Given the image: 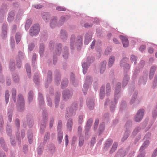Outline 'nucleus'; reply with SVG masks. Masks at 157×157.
Segmentation results:
<instances>
[{
    "label": "nucleus",
    "mask_w": 157,
    "mask_h": 157,
    "mask_svg": "<svg viewBox=\"0 0 157 157\" xmlns=\"http://www.w3.org/2000/svg\"><path fill=\"white\" fill-rule=\"evenodd\" d=\"M40 30L39 25L37 24L34 25L29 30V34L31 36H36L38 34Z\"/></svg>",
    "instance_id": "1"
},
{
    "label": "nucleus",
    "mask_w": 157,
    "mask_h": 157,
    "mask_svg": "<svg viewBox=\"0 0 157 157\" xmlns=\"http://www.w3.org/2000/svg\"><path fill=\"white\" fill-rule=\"evenodd\" d=\"M17 102V109L19 111H21L24 107V101L23 96L21 94H19L18 96Z\"/></svg>",
    "instance_id": "2"
},
{
    "label": "nucleus",
    "mask_w": 157,
    "mask_h": 157,
    "mask_svg": "<svg viewBox=\"0 0 157 157\" xmlns=\"http://www.w3.org/2000/svg\"><path fill=\"white\" fill-rule=\"evenodd\" d=\"M144 110L143 109L139 110L135 117V121L136 122H139L143 117Z\"/></svg>",
    "instance_id": "3"
},
{
    "label": "nucleus",
    "mask_w": 157,
    "mask_h": 157,
    "mask_svg": "<svg viewBox=\"0 0 157 157\" xmlns=\"http://www.w3.org/2000/svg\"><path fill=\"white\" fill-rule=\"evenodd\" d=\"M76 108V104L75 105H74L73 104L72 106V108H70L69 109H67V111L68 115L71 116L73 115H74L75 114Z\"/></svg>",
    "instance_id": "4"
},
{
    "label": "nucleus",
    "mask_w": 157,
    "mask_h": 157,
    "mask_svg": "<svg viewBox=\"0 0 157 157\" xmlns=\"http://www.w3.org/2000/svg\"><path fill=\"white\" fill-rule=\"evenodd\" d=\"M120 38L122 41L123 46L127 47L128 45V41L127 38L123 36H120Z\"/></svg>",
    "instance_id": "5"
},
{
    "label": "nucleus",
    "mask_w": 157,
    "mask_h": 157,
    "mask_svg": "<svg viewBox=\"0 0 157 157\" xmlns=\"http://www.w3.org/2000/svg\"><path fill=\"white\" fill-rule=\"evenodd\" d=\"M63 97L65 99L69 98L71 97L72 94L68 90H66L63 92Z\"/></svg>",
    "instance_id": "6"
},
{
    "label": "nucleus",
    "mask_w": 157,
    "mask_h": 157,
    "mask_svg": "<svg viewBox=\"0 0 157 157\" xmlns=\"http://www.w3.org/2000/svg\"><path fill=\"white\" fill-rule=\"evenodd\" d=\"M15 15V12L13 11H11L9 13L7 18V20L8 22H10L13 21Z\"/></svg>",
    "instance_id": "7"
},
{
    "label": "nucleus",
    "mask_w": 157,
    "mask_h": 157,
    "mask_svg": "<svg viewBox=\"0 0 157 157\" xmlns=\"http://www.w3.org/2000/svg\"><path fill=\"white\" fill-rule=\"evenodd\" d=\"M7 27L6 25H3L2 27V31L1 36L2 37H4L7 34Z\"/></svg>",
    "instance_id": "8"
},
{
    "label": "nucleus",
    "mask_w": 157,
    "mask_h": 157,
    "mask_svg": "<svg viewBox=\"0 0 157 157\" xmlns=\"http://www.w3.org/2000/svg\"><path fill=\"white\" fill-rule=\"evenodd\" d=\"M61 45L60 44H58L57 45V50H56L55 52L54 53V55H55L56 54V55H59L61 53Z\"/></svg>",
    "instance_id": "9"
},
{
    "label": "nucleus",
    "mask_w": 157,
    "mask_h": 157,
    "mask_svg": "<svg viewBox=\"0 0 157 157\" xmlns=\"http://www.w3.org/2000/svg\"><path fill=\"white\" fill-rule=\"evenodd\" d=\"M126 155L124 150L122 149L120 150L117 154V156L120 157H124Z\"/></svg>",
    "instance_id": "10"
},
{
    "label": "nucleus",
    "mask_w": 157,
    "mask_h": 157,
    "mask_svg": "<svg viewBox=\"0 0 157 157\" xmlns=\"http://www.w3.org/2000/svg\"><path fill=\"white\" fill-rule=\"evenodd\" d=\"M156 69V67L155 66H153L151 67L149 75V78L150 79H151L153 78Z\"/></svg>",
    "instance_id": "11"
},
{
    "label": "nucleus",
    "mask_w": 157,
    "mask_h": 157,
    "mask_svg": "<svg viewBox=\"0 0 157 157\" xmlns=\"http://www.w3.org/2000/svg\"><path fill=\"white\" fill-rule=\"evenodd\" d=\"M106 64V62L105 61H104L101 63L100 69V71L101 73H102L105 71Z\"/></svg>",
    "instance_id": "12"
},
{
    "label": "nucleus",
    "mask_w": 157,
    "mask_h": 157,
    "mask_svg": "<svg viewBox=\"0 0 157 157\" xmlns=\"http://www.w3.org/2000/svg\"><path fill=\"white\" fill-rule=\"evenodd\" d=\"M112 142V140L111 139H108L105 143L104 149L106 150L107 149L111 146Z\"/></svg>",
    "instance_id": "13"
},
{
    "label": "nucleus",
    "mask_w": 157,
    "mask_h": 157,
    "mask_svg": "<svg viewBox=\"0 0 157 157\" xmlns=\"http://www.w3.org/2000/svg\"><path fill=\"white\" fill-rule=\"evenodd\" d=\"M149 144V141L148 140H147L145 141L141 147L140 150V152L142 151L145 148L148 146Z\"/></svg>",
    "instance_id": "14"
},
{
    "label": "nucleus",
    "mask_w": 157,
    "mask_h": 157,
    "mask_svg": "<svg viewBox=\"0 0 157 157\" xmlns=\"http://www.w3.org/2000/svg\"><path fill=\"white\" fill-rule=\"evenodd\" d=\"M56 17H54L52 18L51 21L50 26L51 28H54L56 24Z\"/></svg>",
    "instance_id": "15"
},
{
    "label": "nucleus",
    "mask_w": 157,
    "mask_h": 157,
    "mask_svg": "<svg viewBox=\"0 0 157 157\" xmlns=\"http://www.w3.org/2000/svg\"><path fill=\"white\" fill-rule=\"evenodd\" d=\"M72 124V120L71 119H69L67 123V129L69 131H70L71 130Z\"/></svg>",
    "instance_id": "16"
},
{
    "label": "nucleus",
    "mask_w": 157,
    "mask_h": 157,
    "mask_svg": "<svg viewBox=\"0 0 157 157\" xmlns=\"http://www.w3.org/2000/svg\"><path fill=\"white\" fill-rule=\"evenodd\" d=\"M91 37L92 36L91 35L87 34L86 35V38L85 40L84 43L86 44H87L89 42L90 39Z\"/></svg>",
    "instance_id": "17"
},
{
    "label": "nucleus",
    "mask_w": 157,
    "mask_h": 157,
    "mask_svg": "<svg viewBox=\"0 0 157 157\" xmlns=\"http://www.w3.org/2000/svg\"><path fill=\"white\" fill-rule=\"evenodd\" d=\"M63 136V133L62 132H59L58 135V140L59 143L62 142Z\"/></svg>",
    "instance_id": "18"
},
{
    "label": "nucleus",
    "mask_w": 157,
    "mask_h": 157,
    "mask_svg": "<svg viewBox=\"0 0 157 157\" xmlns=\"http://www.w3.org/2000/svg\"><path fill=\"white\" fill-rule=\"evenodd\" d=\"M105 88L104 86H102L101 88L100 91V97L101 99L103 98L104 96Z\"/></svg>",
    "instance_id": "19"
},
{
    "label": "nucleus",
    "mask_w": 157,
    "mask_h": 157,
    "mask_svg": "<svg viewBox=\"0 0 157 157\" xmlns=\"http://www.w3.org/2000/svg\"><path fill=\"white\" fill-rule=\"evenodd\" d=\"M115 60V57L114 56H112L110 57L108 63V66L110 67L113 65Z\"/></svg>",
    "instance_id": "20"
},
{
    "label": "nucleus",
    "mask_w": 157,
    "mask_h": 157,
    "mask_svg": "<svg viewBox=\"0 0 157 157\" xmlns=\"http://www.w3.org/2000/svg\"><path fill=\"white\" fill-rule=\"evenodd\" d=\"M118 145V143L117 142H115L113 144L112 148L110 151V153H112L116 150Z\"/></svg>",
    "instance_id": "21"
},
{
    "label": "nucleus",
    "mask_w": 157,
    "mask_h": 157,
    "mask_svg": "<svg viewBox=\"0 0 157 157\" xmlns=\"http://www.w3.org/2000/svg\"><path fill=\"white\" fill-rule=\"evenodd\" d=\"M49 15L47 13H44L42 15V18L46 22H48V19H49Z\"/></svg>",
    "instance_id": "22"
},
{
    "label": "nucleus",
    "mask_w": 157,
    "mask_h": 157,
    "mask_svg": "<svg viewBox=\"0 0 157 157\" xmlns=\"http://www.w3.org/2000/svg\"><path fill=\"white\" fill-rule=\"evenodd\" d=\"M92 122L93 120L91 119H90L86 123V129H88L91 127Z\"/></svg>",
    "instance_id": "23"
},
{
    "label": "nucleus",
    "mask_w": 157,
    "mask_h": 157,
    "mask_svg": "<svg viewBox=\"0 0 157 157\" xmlns=\"http://www.w3.org/2000/svg\"><path fill=\"white\" fill-rule=\"evenodd\" d=\"M129 79L128 75H126L124 76L123 82V86H125L128 83V81Z\"/></svg>",
    "instance_id": "24"
},
{
    "label": "nucleus",
    "mask_w": 157,
    "mask_h": 157,
    "mask_svg": "<svg viewBox=\"0 0 157 157\" xmlns=\"http://www.w3.org/2000/svg\"><path fill=\"white\" fill-rule=\"evenodd\" d=\"M9 96L10 94L9 91L8 90H6L5 93V98L6 104L9 102Z\"/></svg>",
    "instance_id": "25"
},
{
    "label": "nucleus",
    "mask_w": 157,
    "mask_h": 157,
    "mask_svg": "<svg viewBox=\"0 0 157 157\" xmlns=\"http://www.w3.org/2000/svg\"><path fill=\"white\" fill-rule=\"evenodd\" d=\"M32 22L31 20L28 19L27 20L25 24V28L26 29H28L30 25L32 24Z\"/></svg>",
    "instance_id": "26"
},
{
    "label": "nucleus",
    "mask_w": 157,
    "mask_h": 157,
    "mask_svg": "<svg viewBox=\"0 0 157 157\" xmlns=\"http://www.w3.org/2000/svg\"><path fill=\"white\" fill-rule=\"evenodd\" d=\"M121 88V83H118L117 86L116 87L115 91V96L116 97V95L119 92Z\"/></svg>",
    "instance_id": "27"
},
{
    "label": "nucleus",
    "mask_w": 157,
    "mask_h": 157,
    "mask_svg": "<svg viewBox=\"0 0 157 157\" xmlns=\"http://www.w3.org/2000/svg\"><path fill=\"white\" fill-rule=\"evenodd\" d=\"M12 93L13 99L15 102L16 101V91L14 89H12Z\"/></svg>",
    "instance_id": "28"
},
{
    "label": "nucleus",
    "mask_w": 157,
    "mask_h": 157,
    "mask_svg": "<svg viewBox=\"0 0 157 157\" xmlns=\"http://www.w3.org/2000/svg\"><path fill=\"white\" fill-rule=\"evenodd\" d=\"M83 68V72L84 74L86 73L87 70V64L85 62L83 63L82 64Z\"/></svg>",
    "instance_id": "29"
},
{
    "label": "nucleus",
    "mask_w": 157,
    "mask_h": 157,
    "mask_svg": "<svg viewBox=\"0 0 157 157\" xmlns=\"http://www.w3.org/2000/svg\"><path fill=\"white\" fill-rule=\"evenodd\" d=\"M26 69L27 71V72L28 74V75L29 77H30V75L31 74V69L30 68L29 65L28 64H27L26 65Z\"/></svg>",
    "instance_id": "30"
},
{
    "label": "nucleus",
    "mask_w": 157,
    "mask_h": 157,
    "mask_svg": "<svg viewBox=\"0 0 157 157\" xmlns=\"http://www.w3.org/2000/svg\"><path fill=\"white\" fill-rule=\"evenodd\" d=\"M84 142V139L83 137L80 136L79 139V145L80 147H81L83 144Z\"/></svg>",
    "instance_id": "31"
},
{
    "label": "nucleus",
    "mask_w": 157,
    "mask_h": 157,
    "mask_svg": "<svg viewBox=\"0 0 157 157\" xmlns=\"http://www.w3.org/2000/svg\"><path fill=\"white\" fill-rule=\"evenodd\" d=\"M88 84L86 83H85L84 84L82 90L84 95L86 94V92H85V91H86L88 90Z\"/></svg>",
    "instance_id": "32"
},
{
    "label": "nucleus",
    "mask_w": 157,
    "mask_h": 157,
    "mask_svg": "<svg viewBox=\"0 0 157 157\" xmlns=\"http://www.w3.org/2000/svg\"><path fill=\"white\" fill-rule=\"evenodd\" d=\"M44 45L43 44H41L40 48V53L41 56L43 55V52L44 50Z\"/></svg>",
    "instance_id": "33"
},
{
    "label": "nucleus",
    "mask_w": 157,
    "mask_h": 157,
    "mask_svg": "<svg viewBox=\"0 0 157 157\" xmlns=\"http://www.w3.org/2000/svg\"><path fill=\"white\" fill-rule=\"evenodd\" d=\"M10 69L11 71H13L15 69V64L14 62H10Z\"/></svg>",
    "instance_id": "34"
},
{
    "label": "nucleus",
    "mask_w": 157,
    "mask_h": 157,
    "mask_svg": "<svg viewBox=\"0 0 157 157\" xmlns=\"http://www.w3.org/2000/svg\"><path fill=\"white\" fill-rule=\"evenodd\" d=\"M87 105L88 107H89L90 109H93L94 106V103L93 101H91L90 103H89L88 101Z\"/></svg>",
    "instance_id": "35"
},
{
    "label": "nucleus",
    "mask_w": 157,
    "mask_h": 157,
    "mask_svg": "<svg viewBox=\"0 0 157 157\" xmlns=\"http://www.w3.org/2000/svg\"><path fill=\"white\" fill-rule=\"evenodd\" d=\"M21 36L19 33H17L16 35V39L17 44H18L20 40Z\"/></svg>",
    "instance_id": "36"
},
{
    "label": "nucleus",
    "mask_w": 157,
    "mask_h": 157,
    "mask_svg": "<svg viewBox=\"0 0 157 157\" xmlns=\"http://www.w3.org/2000/svg\"><path fill=\"white\" fill-rule=\"evenodd\" d=\"M68 83L67 81V79H66L65 80L63 81L62 82V88L63 89L67 86Z\"/></svg>",
    "instance_id": "37"
},
{
    "label": "nucleus",
    "mask_w": 157,
    "mask_h": 157,
    "mask_svg": "<svg viewBox=\"0 0 157 157\" xmlns=\"http://www.w3.org/2000/svg\"><path fill=\"white\" fill-rule=\"evenodd\" d=\"M66 49V51H65L63 53V58L65 59H67L68 57V52L67 51V48H64V50Z\"/></svg>",
    "instance_id": "38"
},
{
    "label": "nucleus",
    "mask_w": 157,
    "mask_h": 157,
    "mask_svg": "<svg viewBox=\"0 0 157 157\" xmlns=\"http://www.w3.org/2000/svg\"><path fill=\"white\" fill-rule=\"evenodd\" d=\"M61 36L62 38H65L66 37V34L64 30H62L61 31Z\"/></svg>",
    "instance_id": "39"
},
{
    "label": "nucleus",
    "mask_w": 157,
    "mask_h": 157,
    "mask_svg": "<svg viewBox=\"0 0 157 157\" xmlns=\"http://www.w3.org/2000/svg\"><path fill=\"white\" fill-rule=\"evenodd\" d=\"M52 72L50 71H49L48 72V76L47 78V81L50 82L51 81L52 78Z\"/></svg>",
    "instance_id": "40"
},
{
    "label": "nucleus",
    "mask_w": 157,
    "mask_h": 157,
    "mask_svg": "<svg viewBox=\"0 0 157 157\" xmlns=\"http://www.w3.org/2000/svg\"><path fill=\"white\" fill-rule=\"evenodd\" d=\"M33 92L30 91L29 94L28 99L29 101H31L33 99Z\"/></svg>",
    "instance_id": "41"
},
{
    "label": "nucleus",
    "mask_w": 157,
    "mask_h": 157,
    "mask_svg": "<svg viewBox=\"0 0 157 157\" xmlns=\"http://www.w3.org/2000/svg\"><path fill=\"white\" fill-rule=\"evenodd\" d=\"M131 60L132 62H134V63L135 64L136 63V57L132 55L131 57Z\"/></svg>",
    "instance_id": "42"
},
{
    "label": "nucleus",
    "mask_w": 157,
    "mask_h": 157,
    "mask_svg": "<svg viewBox=\"0 0 157 157\" xmlns=\"http://www.w3.org/2000/svg\"><path fill=\"white\" fill-rule=\"evenodd\" d=\"M39 99L40 100V103L41 104L43 103L44 102L42 95L40 94H39Z\"/></svg>",
    "instance_id": "43"
},
{
    "label": "nucleus",
    "mask_w": 157,
    "mask_h": 157,
    "mask_svg": "<svg viewBox=\"0 0 157 157\" xmlns=\"http://www.w3.org/2000/svg\"><path fill=\"white\" fill-rule=\"evenodd\" d=\"M56 9L57 10L60 11H65L66 10L65 8L61 6H57Z\"/></svg>",
    "instance_id": "44"
},
{
    "label": "nucleus",
    "mask_w": 157,
    "mask_h": 157,
    "mask_svg": "<svg viewBox=\"0 0 157 157\" xmlns=\"http://www.w3.org/2000/svg\"><path fill=\"white\" fill-rule=\"evenodd\" d=\"M9 115L8 116V119L9 121L10 122H11L12 120V113L11 111L10 112H9Z\"/></svg>",
    "instance_id": "45"
},
{
    "label": "nucleus",
    "mask_w": 157,
    "mask_h": 157,
    "mask_svg": "<svg viewBox=\"0 0 157 157\" xmlns=\"http://www.w3.org/2000/svg\"><path fill=\"white\" fill-rule=\"evenodd\" d=\"M110 90V85L108 83L106 85V94H108Z\"/></svg>",
    "instance_id": "46"
},
{
    "label": "nucleus",
    "mask_w": 157,
    "mask_h": 157,
    "mask_svg": "<svg viewBox=\"0 0 157 157\" xmlns=\"http://www.w3.org/2000/svg\"><path fill=\"white\" fill-rule=\"evenodd\" d=\"M32 132L31 131H29L28 135V138L29 140V142H30V141L29 140V139H32Z\"/></svg>",
    "instance_id": "47"
},
{
    "label": "nucleus",
    "mask_w": 157,
    "mask_h": 157,
    "mask_svg": "<svg viewBox=\"0 0 157 157\" xmlns=\"http://www.w3.org/2000/svg\"><path fill=\"white\" fill-rule=\"evenodd\" d=\"M99 120L98 119H97L95 120L94 124V128L95 129H96L97 126L98 124Z\"/></svg>",
    "instance_id": "48"
},
{
    "label": "nucleus",
    "mask_w": 157,
    "mask_h": 157,
    "mask_svg": "<svg viewBox=\"0 0 157 157\" xmlns=\"http://www.w3.org/2000/svg\"><path fill=\"white\" fill-rule=\"evenodd\" d=\"M111 51V49L110 48H107L105 51V53L106 55H108L109 52Z\"/></svg>",
    "instance_id": "49"
},
{
    "label": "nucleus",
    "mask_w": 157,
    "mask_h": 157,
    "mask_svg": "<svg viewBox=\"0 0 157 157\" xmlns=\"http://www.w3.org/2000/svg\"><path fill=\"white\" fill-rule=\"evenodd\" d=\"M34 45L33 44H31L29 45L28 49L29 50L32 51L34 48Z\"/></svg>",
    "instance_id": "50"
},
{
    "label": "nucleus",
    "mask_w": 157,
    "mask_h": 157,
    "mask_svg": "<svg viewBox=\"0 0 157 157\" xmlns=\"http://www.w3.org/2000/svg\"><path fill=\"white\" fill-rule=\"evenodd\" d=\"M13 80L16 82H18L19 81L17 75H15L13 77Z\"/></svg>",
    "instance_id": "51"
},
{
    "label": "nucleus",
    "mask_w": 157,
    "mask_h": 157,
    "mask_svg": "<svg viewBox=\"0 0 157 157\" xmlns=\"http://www.w3.org/2000/svg\"><path fill=\"white\" fill-rule=\"evenodd\" d=\"M36 54L34 53L33 56L32 58V63H33L36 60Z\"/></svg>",
    "instance_id": "52"
},
{
    "label": "nucleus",
    "mask_w": 157,
    "mask_h": 157,
    "mask_svg": "<svg viewBox=\"0 0 157 157\" xmlns=\"http://www.w3.org/2000/svg\"><path fill=\"white\" fill-rule=\"evenodd\" d=\"M62 127V122L59 121H58V129H60Z\"/></svg>",
    "instance_id": "53"
},
{
    "label": "nucleus",
    "mask_w": 157,
    "mask_h": 157,
    "mask_svg": "<svg viewBox=\"0 0 157 157\" xmlns=\"http://www.w3.org/2000/svg\"><path fill=\"white\" fill-rule=\"evenodd\" d=\"M43 148L42 147H39L38 149V154H40L42 153Z\"/></svg>",
    "instance_id": "54"
},
{
    "label": "nucleus",
    "mask_w": 157,
    "mask_h": 157,
    "mask_svg": "<svg viewBox=\"0 0 157 157\" xmlns=\"http://www.w3.org/2000/svg\"><path fill=\"white\" fill-rule=\"evenodd\" d=\"M157 155V148L154 151L152 155V157H155Z\"/></svg>",
    "instance_id": "55"
},
{
    "label": "nucleus",
    "mask_w": 157,
    "mask_h": 157,
    "mask_svg": "<svg viewBox=\"0 0 157 157\" xmlns=\"http://www.w3.org/2000/svg\"><path fill=\"white\" fill-rule=\"evenodd\" d=\"M68 143V136L67 135L65 136V144L67 146Z\"/></svg>",
    "instance_id": "56"
},
{
    "label": "nucleus",
    "mask_w": 157,
    "mask_h": 157,
    "mask_svg": "<svg viewBox=\"0 0 157 157\" xmlns=\"http://www.w3.org/2000/svg\"><path fill=\"white\" fill-rule=\"evenodd\" d=\"M104 128V123H102L100 124V130H103Z\"/></svg>",
    "instance_id": "57"
},
{
    "label": "nucleus",
    "mask_w": 157,
    "mask_h": 157,
    "mask_svg": "<svg viewBox=\"0 0 157 157\" xmlns=\"http://www.w3.org/2000/svg\"><path fill=\"white\" fill-rule=\"evenodd\" d=\"M36 9H39L42 8V6L40 5H36L33 6Z\"/></svg>",
    "instance_id": "58"
},
{
    "label": "nucleus",
    "mask_w": 157,
    "mask_h": 157,
    "mask_svg": "<svg viewBox=\"0 0 157 157\" xmlns=\"http://www.w3.org/2000/svg\"><path fill=\"white\" fill-rule=\"evenodd\" d=\"M146 49V47L144 45H142L140 48V50L141 52H143Z\"/></svg>",
    "instance_id": "59"
},
{
    "label": "nucleus",
    "mask_w": 157,
    "mask_h": 157,
    "mask_svg": "<svg viewBox=\"0 0 157 157\" xmlns=\"http://www.w3.org/2000/svg\"><path fill=\"white\" fill-rule=\"evenodd\" d=\"M49 136L50 134L48 133H47L45 135V136L44 137V139L45 140H47V139H48L49 138Z\"/></svg>",
    "instance_id": "60"
},
{
    "label": "nucleus",
    "mask_w": 157,
    "mask_h": 157,
    "mask_svg": "<svg viewBox=\"0 0 157 157\" xmlns=\"http://www.w3.org/2000/svg\"><path fill=\"white\" fill-rule=\"evenodd\" d=\"M140 129V128L139 127H137L133 131V134H136V133Z\"/></svg>",
    "instance_id": "61"
},
{
    "label": "nucleus",
    "mask_w": 157,
    "mask_h": 157,
    "mask_svg": "<svg viewBox=\"0 0 157 157\" xmlns=\"http://www.w3.org/2000/svg\"><path fill=\"white\" fill-rule=\"evenodd\" d=\"M54 120L53 119H52L50 121L49 126L50 128L52 127L53 123Z\"/></svg>",
    "instance_id": "62"
},
{
    "label": "nucleus",
    "mask_w": 157,
    "mask_h": 157,
    "mask_svg": "<svg viewBox=\"0 0 157 157\" xmlns=\"http://www.w3.org/2000/svg\"><path fill=\"white\" fill-rule=\"evenodd\" d=\"M17 66L18 68L21 67V64L20 60H19L18 61H17Z\"/></svg>",
    "instance_id": "63"
},
{
    "label": "nucleus",
    "mask_w": 157,
    "mask_h": 157,
    "mask_svg": "<svg viewBox=\"0 0 157 157\" xmlns=\"http://www.w3.org/2000/svg\"><path fill=\"white\" fill-rule=\"evenodd\" d=\"M83 119V116L80 115L79 117L78 122L79 123H81Z\"/></svg>",
    "instance_id": "64"
}]
</instances>
